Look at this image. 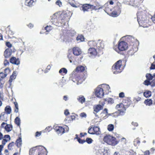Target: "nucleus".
<instances>
[{
    "mask_svg": "<svg viewBox=\"0 0 155 155\" xmlns=\"http://www.w3.org/2000/svg\"><path fill=\"white\" fill-rule=\"evenodd\" d=\"M103 109V106L101 105L100 104L97 105L95 106H94V111L95 112H94V113L95 114V116L96 117H97V115L96 114V113L99 112L101 110Z\"/></svg>",
    "mask_w": 155,
    "mask_h": 155,
    "instance_id": "9b49d317",
    "label": "nucleus"
},
{
    "mask_svg": "<svg viewBox=\"0 0 155 155\" xmlns=\"http://www.w3.org/2000/svg\"><path fill=\"white\" fill-rule=\"evenodd\" d=\"M101 85L99 86L95 90V94L96 96L99 98H101L103 97L104 94V89L101 87Z\"/></svg>",
    "mask_w": 155,
    "mask_h": 155,
    "instance_id": "39448f33",
    "label": "nucleus"
},
{
    "mask_svg": "<svg viewBox=\"0 0 155 155\" xmlns=\"http://www.w3.org/2000/svg\"><path fill=\"white\" fill-rule=\"evenodd\" d=\"M128 48V45L126 42L124 41L119 42L118 48L120 51H124L126 50Z\"/></svg>",
    "mask_w": 155,
    "mask_h": 155,
    "instance_id": "423d86ee",
    "label": "nucleus"
},
{
    "mask_svg": "<svg viewBox=\"0 0 155 155\" xmlns=\"http://www.w3.org/2000/svg\"><path fill=\"white\" fill-rule=\"evenodd\" d=\"M64 114L66 116H67L69 114V112L68 109H66L64 111Z\"/></svg>",
    "mask_w": 155,
    "mask_h": 155,
    "instance_id": "338daca9",
    "label": "nucleus"
},
{
    "mask_svg": "<svg viewBox=\"0 0 155 155\" xmlns=\"http://www.w3.org/2000/svg\"><path fill=\"white\" fill-rule=\"evenodd\" d=\"M80 116L82 117H86L87 115L85 113H82L80 114Z\"/></svg>",
    "mask_w": 155,
    "mask_h": 155,
    "instance_id": "bf43d9fd",
    "label": "nucleus"
},
{
    "mask_svg": "<svg viewBox=\"0 0 155 155\" xmlns=\"http://www.w3.org/2000/svg\"><path fill=\"white\" fill-rule=\"evenodd\" d=\"M51 26H47L45 28V29L46 30V31L49 32V31L51 29Z\"/></svg>",
    "mask_w": 155,
    "mask_h": 155,
    "instance_id": "5fc2aeb1",
    "label": "nucleus"
},
{
    "mask_svg": "<svg viewBox=\"0 0 155 155\" xmlns=\"http://www.w3.org/2000/svg\"><path fill=\"white\" fill-rule=\"evenodd\" d=\"M51 67V66L50 65H48L47 66V68L44 71L45 73H46L48 72V71L50 70Z\"/></svg>",
    "mask_w": 155,
    "mask_h": 155,
    "instance_id": "49530a36",
    "label": "nucleus"
},
{
    "mask_svg": "<svg viewBox=\"0 0 155 155\" xmlns=\"http://www.w3.org/2000/svg\"><path fill=\"white\" fill-rule=\"evenodd\" d=\"M96 10H99L101 9H102L104 7V5H103L100 4L99 3L97 2L95 3Z\"/></svg>",
    "mask_w": 155,
    "mask_h": 155,
    "instance_id": "b1692460",
    "label": "nucleus"
},
{
    "mask_svg": "<svg viewBox=\"0 0 155 155\" xmlns=\"http://www.w3.org/2000/svg\"><path fill=\"white\" fill-rule=\"evenodd\" d=\"M77 100L81 104H83L85 101V98L83 95H80L77 98Z\"/></svg>",
    "mask_w": 155,
    "mask_h": 155,
    "instance_id": "5701e85b",
    "label": "nucleus"
},
{
    "mask_svg": "<svg viewBox=\"0 0 155 155\" xmlns=\"http://www.w3.org/2000/svg\"><path fill=\"white\" fill-rule=\"evenodd\" d=\"M10 62L13 64L18 65L20 64V61L18 58H16L14 57H12L10 59Z\"/></svg>",
    "mask_w": 155,
    "mask_h": 155,
    "instance_id": "1a4fd4ad",
    "label": "nucleus"
},
{
    "mask_svg": "<svg viewBox=\"0 0 155 155\" xmlns=\"http://www.w3.org/2000/svg\"><path fill=\"white\" fill-rule=\"evenodd\" d=\"M100 43H96V42L95 41H89L88 42V44L89 46H93L94 47L95 46H96L97 47H98L99 48H103V47H102L101 46H100V47L99 45H100Z\"/></svg>",
    "mask_w": 155,
    "mask_h": 155,
    "instance_id": "2eb2a0df",
    "label": "nucleus"
},
{
    "mask_svg": "<svg viewBox=\"0 0 155 155\" xmlns=\"http://www.w3.org/2000/svg\"><path fill=\"white\" fill-rule=\"evenodd\" d=\"M55 130L58 134L64 133V129L62 127H56L55 128Z\"/></svg>",
    "mask_w": 155,
    "mask_h": 155,
    "instance_id": "aec40b11",
    "label": "nucleus"
},
{
    "mask_svg": "<svg viewBox=\"0 0 155 155\" xmlns=\"http://www.w3.org/2000/svg\"><path fill=\"white\" fill-rule=\"evenodd\" d=\"M4 64L5 66H7L9 64V62L7 60H5L4 61Z\"/></svg>",
    "mask_w": 155,
    "mask_h": 155,
    "instance_id": "774afa93",
    "label": "nucleus"
},
{
    "mask_svg": "<svg viewBox=\"0 0 155 155\" xmlns=\"http://www.w3.org/2000/svg\"><path fill=\"white\" fill-rule=\"evenodd\" d=\"M105 101H107L108 104H112L114 103V100L113 98H108L104 99Z\"/></svg>",
    "mask_w": 155,
    "mask_h": 155,
    "instance_id": "c9c22d12",
    "label": "nucleus"
},
{
    "mask_svg": "<svg viewBox=\"0 0 155 155\" xmlns=\"http://www.w3.org/2000/svg\"><path fill=\"white\" fill-rule=\"evenodd\" d=\"M146 77L147 80L150 81L153 79V76L150 74H147L146 75Z\"/></svg>",
    "mask_w": 155,
    "mask_h": 155,
    "instance_id": "a19ab883",
    "label": "nucleus"
},
{
    "mask_svg": "<svg viewBox=\"0 0 155 155\" xmlns=\"http://www.w3.org/2000/svg\"><path fill=\"white\" fill-rule=\"evenodd\" d=\"M56 4L58 5L59 7H61V5L62 3L60 0H58L56 2Z\"/></svg>",
    "mask_w": 155,
    "mask_h": 155,
    "instance_id": "6e6d98bb",
    "label": "nucleus"
},
{
    "mask_svg": "<svg viewBox=\"0 0 155 155\" xmlns=\"http://www.w3.org/2000/svg\"><path fill=\"white\" fill-rule=\"evenodd\" d=\"M68 58L69 59V61L70 63H72V60L73 58V57L71 56L70 54H69L67 56Z\"/></svg>",
    "mask_w": 155,
    "mask_h": 155,
    "instance_id": "3c124183",
    "label": "nucleus"
},
{
    "mask_svg": "<svg viewBox=\"0 0 155 155\" xmlns=\"http://www.w3.org/2000/svg\"><path fill=\"white\" fill-rule=\"evenodd\" d=\"M114 129V125L112 124H109L108 126L107 129L109 131H112Z\"/></svg>",
    "mask_w": 155,
    "mask_h": 155,
    "instance_id": "58836bf2",
    "label": "nucleus"
},
{
    "mask_svg": "<svg viewBox=\"0 0 155 155\" xmlns=\"http://www.w3.org/2000/svg\"><path fill=\"white\" fill-rule=\"evenodd\" d=\"M8 141V140L6 139H3L2 141V145H3V146L5 145Z\"/></svg>",
    "mask_w": 155,
    "mask_h": 155,
    "instance_id": "603ef678",
    "label": "nucleus"
},
{
    "mask_svg": "<svg viewBox=\"0 0 155 155\" xmlns=\"http://www.w3.org/2000/svg\"><path fill=\"white\" fill-rule=\"evenodd\" d=\"M137 21L140 24L139 22L142 23L146 21V16L145 14H143L141 12H138L137 13Z\"/></svg>",
    "mask_w": 155,
    "mask_h": 155,
    "instance_id": "0eeeda50",
    "label": "nucleus"
},
{
    "mask_svg": "<svg viewBox=\"0 0 155 155\" xmlns=\"http://www.w3.org/2000/svg\"><path fill=\"white\" fill-rule=\"evenodd\" d=\"M15 123L18 126H19L20 125L21 120L18 117H16L15 119Z\"/></svg>",
    "mask_w": 155,
    "mask_h": 155,
    "instance_id": "2f4dec72",
    "label": "nucleus"
},
{
    "mask_svg": "<svg viewBox=\"0 0 155 155\" xmlns=\"http://www.w3.org/2000/svg\"><path fill=\"white\" fill-rule=\"evenodd\" d=\"M101 87L104 89V94H107L110 92V88L109 85L106 84H103L101 85Z\"/></svg>",
    "mask_w": 155,
    "mask_h": 155,
    "instance_id": "6e6552de",
    "label": "nucleus"
},
{
    "mask_svg": "<svg viewBox=\"0 0 155 155\" xmlns=\"http://www.w3.org/2000/svg\"><path fill=\"white\" fill-rule=\"evenodd\" d=\"M119 97L120 98H123L124 97V94L123 92H120L119 94Z\"/></svg>",
    "mask_w": 155,
    "mask_h": 155,
    "instance_id": "4d7b16f0",
    "label": "nucleus"
},
{
    "mask_svg": "<svg viewBox=\"0 0 155 155\" xmlns=\"http://www.w3.org/2000/svg\"><path fill=\"white\" fill-rule=\"evenodd\" d=\"M14 142H12L8 144V149L11 150L12 147L14 146Z\"/></svg>",
    "mask_w": 155,
    "mask_h": 155,
    "instance_id": "a18cd8bd",
    "label": "nucleus"
},
{
    "mask_svg": "<svg viewBox=\"0 0 155 155\" xmlns=\"http://www.w3.org/2000/svg\"><path fill=\"white\" fill-rule=\"evenodd\" d=\"M85 141H86V142H87L88 143L91 144L92 143L93 140L91 138H87Z\"/></svg>",
    "mask_w": 155,
    "mask_h": 155,
    "instance_id": "c03bdc74",
    "label": "nucleus"
},
{
    "mask_svg": "<svg viewBox=\"0 0 155 155\" xmlns=\"http://www.w3.org/2000/svg\"><path fill=\"white\" fill-rule=\"evenodd\" d=\"M130 98L129 97L126 98L123 101V107L121 109H118L120 115H123L126 110V108L129 107L130 105L131 102Z\"/></svg>",
    "mask_w": 155,
    "mask_h": 155,
    "instance_id": "f03ea898",
    "label": "nucleus"
},
{
    "mask_svg": "<svg viewBox=\"0 0 155 155\" xmlns=\"http://www.w3.org/2000/svg\"><path fill=\"white\" fill-rule=\"evenodd\" d=\"M51 21L53 24L58 26L60 22V15L57 13H55L51 17ZM60 22H61L60 21Z\"/></svg>",
    "mask_w": 155,
    "mask_h": 155,
    "instance_id": "20e7f679",
    "label": "nucleus"
},
{
    "mask_svg": "<svg viewBox=\"0 0 155 155\" xmlns=\"http://www.w3.org/2000/svg\"><path fill=\"white\" fill-rule=\"evenodd\" d=\"M104 140L108 144L113 146L117 144L118 143L117 141L116 140V138L115 137L109 135L104 137Z\"/></svg>",
    "mask_w": 155,
    "mask_h": 155,
    "instance_id": "7ed1b4c3",
    "label": "nucleus"
},
{
    "mask_svg": "<svg viewBox=\"0 0 155 155\" xmlns=\"http://www.w3.org/2000/svg\"><path fill=\"white\" fill-rule=\"evenodd\" d=\"M60 87H62L64 85V82H63V80H61L59 81L58 84L56 83Z\"/></svg>",
    "mask_w": 155,
    "mask_h": 155,
    "instance_id": "79ce46f5",
    "label": "nucleus"
},
{
    "mask_svg": "<svg viewBox=\"0 0 155 155\" xmlns=\"http://www.w3.org/2000/svg\"><path fill=\"white\" fill-rule=\"evenodd\" d=\"M150 81L149 80H146L144 81L143 82V84L146 85L148 86L150 84Z\"/></svg>",
    "mask_w": 155,
    "mask_h": 155,
    "instance_id": "09e8293b",
    "label": "nucleus"
},
{
    "mask_svg": "<svg viewBox=\"0 0 155 155\" xmlns=\"http://www.w3.org/2000/svg\"><path fill=\"white\" fill-rule=\"evenodd\" d=\"M51 127H47L45 129V132H46L47 131H48V132L50 131L51 130Z\"/></svg>",
    "mask_w": 155,
    "mask_h": 155,
    "instance_id": "13d9d810",
    "label": "nucleus"
},
{
    "mask_svg": "<svg viewBox=\"0 0 155 155\" xmlns=\"http://www.w3.org/2000/svg\"><path fill=\"white\" fill-rule=\"evenodd\" d=\"M88 53L89 54L91 55L90 57H94L97 55V53L96 49L94 48H90L88 50Z\"/></svg>",
    "mask_w": 155,
    "mask_h": 155,
    "instance_id": "9d476101",
    "label": "nucleus"
},
{
    "mask_svg": "<svg viewBox=\"0 0 155 155\" xmlns=\"http://www.w3.org/2000/svg\"><path fill=\"white\" fill-rule=\"evenodd\" d=\"M60 19L61 20V22H64V21H67L69 18V17L68 15L67 14H61L60 15Z\"/></svg>",
    "mask_w": 155,
    "mask_h": 155,
    "instance_id": "ddd939ff",
    "label": "nucleus"
},
{
    "mask_svg": "<svg viewBox=\"0 0 155 155\" xmlns=\"http://www.w3.org/2000/svg\"><path fill=\"white\" fill-rule=\"evenodd\" d=\"M94 134L99 135L101 134V132L100 131L99 127L97 126H94L93 127Z\"/></svg>",
    "mask_w": 155,
    "mask_h": 155,
    "instance_id": "412c9836",
    "label": "nucleus"
},
{
    "mask_svg": "<svg viewBox=\"0 0 155 155\" xmlns=\"http://www.w3.org/2000/svg\"><path fill=\"white\" fill-rule=\"evenodd\" d=\"M4 71L5 73V74H7V73H9L10 72V70L9 68H6L5 69Z\"/></svg>",
    "mask_w": 155,
    "mask_h": 155,
    "instance_id": "e2e57ef3",
    "label": "nucleus"
},
{
    "mask_svg": "<svg viewBox=\"0 0 155 155\" xmlns=\"http://www.w3.org/2000/svg\"><path fill=\"white\" fill-rule=\"evenodd\" d=\"M110 16L113 17H116L118 15L117 12L115 11H113L110 14Z\"/></svg>",
    "mask_w": 155,
    "mask_h": 155,
    "instance_id": "37998d69",
    "label": "nucleus"
},
{
    "mask_svg": "<svg viewBox=\"0 0 155 155\" xmlns=\"http://www.w3.org/2000/svg\"><path fill=\"white\" fill-rule=\"evenodd\" d=\"M39 149H41V151L39 152L38 155H46L45 153L46 149L45 148L42 146H38Z\"/></svg>",
    "mask_w": 155,
    "mask_h": 155,
    "instance_id": "f3484780",
    "label": "nucleus"
},
{
    "mask_svg": "<svg viewBox=\"0 0 155 155\" xmlns=\"http://www.w3.org/2000/svg\"><path fill=\"white\" fill-rule=\"evenodd\" d=\"M144 103L146 105L150 106L152 104V101L151 99H147L145 101Z\"/></svg>",
    "mask_w": 155,
    "mask_h": 155,
    "instance_id": "473e14b6",
    "label": "nucleus"
},
{
    "mask_svg": "<svg viewBox=\"0 0 155 155\" xmlns=\"http://www.w3.org/2000/svg\"><path fill=\"white\" fill-rule=\"evenodd\" d=\"M88 132L89 134L94 135V130H93V127L91 126L88 129Z\"/></svg>",
    "mask_w": 155,
    "mask_h": 155,
    "instance_id": "f704fd0d",
    "label": "nucleus"
},
{
    "mask_svg": "<svg viewBox=\"0 0 155 155\" xmlns=\"http://www.w3.org/2000/svg\"><path fill=\"white\" fill-rule=\"evenodd\" d=\"M89 8H90V9H91L92 10H94L95 11L96 10V8H95V6L94 5H91V4H90Z\"/></svg>",
    "mask_w": 155,
    "mask_h": 155,
    "instance_id": "864d4df0",
    "label": "nucleus"
},
{
    "mask_svg": "<svg viewBox=\"0 0 155 155\" xmlns=\"http://www.w3.org/2000/svg\"><path fill=\"white\" fill-rule=\"evenodd\" d=\"M36 1V0H25V5L29 7H31L33 5L35 2Z\"/></svg>",
    "mask_w": 155,
    "mask_h": 155,
    "instance_id": "dca6fc26",
    "label": "nucleus"
},
{
    "mask_svg": "<svg viewBox=\"0 0 155 155\" xmlns=\"http://www.w3.org/2000/svg\"><path fill=\"white\" fill-rule=\"evenodd\" d=\"M116 8L118 12L119 13H120L121 12V10L122 9V6L120 3H118Z\"/></svg>",
    "mask_w": 155,
    "mask_h": 155,
    "instance_id": "e433bc0d",
    "label": "nucleus"
},
{
    "mask_svg": "<svg viewBox=\"0 0 155 155\" xmlns=\"http://www.w3.org/2000/svg\"><path fill=\"white\" fill-rule=\"evenodd\" d=\"M5 110L7 114H9L11 112L12 109L11 107L9 106H6L5 108Z\"/></svg>",
    "mask_w": 155,
    "mask_h": 155,
    "instance_id": "c756f323",
    "label": "nucleus"
},
{
    "mask_svg": "<svg viewBox=\"0 0 155 155\" xmlns=\"http://www.w3.org/2000/svg\"><path fill=\"white\" fill-rule=\"evenodd\" d=\"M59 72L60 74L63 73L65 74L67 72V70L65 68H62L59 70Z\"/></svg>",
    "mask_w": 155,
    "mask_h": 155,
    "instance_id": "4c0bfd02",
    "label": "nucleus"
},
{
    "mask_svg": "<svg viewBox=\"0 0 155 155\" xmlns=\"http://www.w3.org/2000/svg\"><path fill=\"white\" fill-rule=\"evenodd\" d=\"M16 72L15 71H14L12 74L10 76V79L9 80V82L10 83V85H11L13 80L16 78Z\"/></svg>",
    "mask_w": 155,
    "mask_h": 155,
    "instance_id": "a211bd4d",
    "label": "nucleus"
},
{
    "mask_svg": "<svg viewBox=\"0 0 155 155\" xmlns=\"http://www.w3.org/2000/svg\"><path fill=\"white\" fill-rule=\"evenodd\" d=\"M78 141L79 143L82 144L86 142V141L85 140H82L80 138L78 139Z\"/></svg>",
    "mask_w": 155,
    "mask_h": 155,
    "instance_id": "8fccbe9b",
    "label": "nucleus"
},
{
    "mask_svg": "<svg viewBox=\"0 0 155 155\" xmlns=\"http://www.w3.org/2000/svg\"><path fill=\"white\" fill-rule=\"evenodd\" d=\"M85 68L82 65H79L77 67L75 70L76 71L83 72L85 70Z\"/></svg>",
    "mask_w": 155,
    "mask_h": 155,
    "instance_id": "393cba45",
    "label": "nucleus"
},
{
    "mask_svg": "<svg viewBox=\"0 0 155 155\" xmlns=\"http://www.w3.org/2000/svg\"><path fill=\"white\" fill-rule=\"evenodd\" d=\"M96 155H104L103 151L101 149H98L96 152Z\"/></svg>",
    "mask_w": 155,
    "mask_h": 155,
    "instance_id": "ea45409f",
    "label": "nucleus"
},
{
    "mask_svg": "<svg viewBox=\"0 0 155 155\" xmlns=\"http://www.w3.org/2000/svg\"><path fill=\"white\" fill-rule=\"evenodd\" d=\"M143 95L147 98L151 96V92L150 91H147L143 93Z\"/></svg>",
    "mask_w": 155,
    "mask_h": 155,
    "instance_id": "c85d7f7f",
    "label": "nucleus"
},
{
    "mask_svg": "<svg viewBox=\"0 0 155 155\" xmlns=\"http://www.w3.org/2000/svg\"><path fill=\"white\" fill-rule=\"evenodd\" d=\"M90 4H84L81 7L82 10L84 12L88 11V10L90 9Z\"/></svg>",
    "mask_w": 155,
    "mask_h": 155,
    "instance_id": "4be33fe9",
    "label": "nucleus"
},
{
    "mask_svg": "<svg viewBox=\"0 0 155 155\" xmlns=\"http://www.w3.org/2000/svg\"><path fill=\"white\" fill-rule=\"evenodd\" d=\"M16 144L17 147H20L21 146L22 140L21 137H19L17 140L16 141Z\"/></svg>",
    "mask_w": 155,
    "mask_h": 155,
    "instance_id": "bb28decb",
    "label": "nucleus"
},
{
    "mask_svg": "<svg viewBox=\"0 0 155 155\" xmlns=\"http://www.w3.org/2000/svg\"><path fill=\"white\" fill-rule=\"evenodd\" d=\"M12 50L8 48L5 50L4 52V55L5 58H8L10 57L12 54Z\"/></svg>",
    "mask_w": 155,
    "mask_h": 155,
    "instance_id": "4468645a",
    "label": "nucleus"
},
{
    "mask_svg": "<svg viewBox=\"0 0 155 155\" xmlns=\"http://www.w3.org/2000/svg\"><path fill=\"white\" fill-rule=\"evenodd\" d=\"M12 124H7L5 127V129L7 132H9L12 130Z\"/></svg>",
    "mask_w": 155,
    "mask_h": 155,
    "instance_id": "a878e982",
    "label": "nucleus"
},
{
    "mask_svg": "<svg viewBox=\"0 0 155 155\" xmlns=\"http://www.w3.org/2000/svg\"><path fill=\"white\" fill-rule=\"evenodd\" d=\"M122 61L119 60L117 61L112 66V69L113 73L117 74L122 71L124 67L122 66Z\"/></svg>",
    "mask_w": 155,
    "mask_h": 155,
    "instance_id": "f257e3e1",
    "label": "nucleus"
},
{
    "mask_svg": "<svg viewBox=\"0 0 155 155\" xmlns=\"http://www.w3.org/2000/svg\"><path fill=\"white\" fill-rule=\"evenodd\" d=\"M116 107L117 108H120L121 107H123V105L122 104H117L116 106Z\"/></svg>",
    "mask_w": 155,
    "mask_h": 155,
    "instance_id": "680f3d73",
    "label": "nucleus"
},
{
    "mask_svg": "<svg viewBox=\"0 0 155 155\" xmlns=\"http://www.w3.org/2000/svg\"><path fill=\"white\" fill-rule=\"evenodd\" d=\"M4 138H5V139H8L9 140H10L11 139V138L10 137V136L9 135H5L4 136Z\"/></svg>",
    "mask_w": 155,
    "mask_h": 155,
    "instance_id": "0e129e2a",
    "label": "nucleus"
},
{
    "mask_svg": "<svg viewBox=\"0 0 155 155\" xmlns=\"http://www.w3.org/2000/svg\"><path fill=\"white\" fill-rule=\"evenodd\" d=\"M7 75V74H4L2 72H1L0 73V76L1 77V78H2V79L5 77Z\"/></svg>",
    "mask_w": 155,
    "mask_h": 155,
    "instance_id": "de8ad7c7",
    "label": "nucleus"
},
{
    "mask_svg": "<svg viewBox=\"0 0 155 155\" xmlns=\"http://www.w3.org/2000/svg\"><path fill=\"white\" fill-rule=\"evenodd\" d=\"M72 51L73 54L76 56H78L81 53V49L78 47H75L73 48Z\"/></svg>",
    "mask_w": 155,
    "mask_h": 155,
    "instance_id": "f8f14e48",
    "label": "nucleus"
},
{
    "mask_svg": "<svg viewBox=\"0 0 155 155\" xmlns=\"http://www.w3.org/2000/svg\"><path fill=\"white\" fill-rule=\"evenodd\" d=\"M150 69H155V64H152L150 68Z\"/></svg>",
    "mask_w": 155,
    "mask_h": 155,
    "instance_id": "69168bd1",
    "label": "nucleus"
},
{
    "mask_svg": "<svg viewBox=\"0 0 155 155\" xmlns=\"http://www.w3.org/2000/svg\"><path fill=\"white\" fill-rule=\"evenodd\" d=\"M84 38L83 35H79L77 36L76 38V40L78 41V42L83 41L84 40Z\"/></svg>",
    "mask_w": 155,
    "mask_h": 155,
    "instance_id": "7c9ffc66",
    "label": "nucleus"
},
{
    "mask_svg": "<svg viewBox=\"0 0 155 155\" xmlns=\"http://www.w3.org/2000/svg\"><path fill=\"white\" fill-rule=\"evenodd\" d=\"M37 148L39 149L38 146H37L31 148L29 150V155H34V153L35 152Z\"/></svg>",
    "mask_w": 155,
    "mask_h": 155,
    "instance_id": "cd10ccee",
    "label": "nucleus"
},
{
    "mask_svg": "<svg viewBox=\"0 0 155 155\" xmlns=\"http://www.w3.org/2000/svg\"><path fill=\"white\" fill-rule=\"evenodd\" d=\"M125 37L126 38L127 41L129 42L133 43L135 40L134 37L132 36L126 35Z\"/></svg>",
    "mask_w": 155,
    "mask_h": 155,
    "instance_id": "6ab92c4d",
    "label": "nucleus"
},
{
    "mask_svg": "<svg viewBox=\"0 0 155 155\" xmlns=\"http://www.w3.org/2000/svg\"><path fill=\"white\" fill-rule=\"evenodd\" d=\"M14 104L15 105V112L16 113H18L19 110L18 103L16 102H15Z\"/></svg>",
    "mask_w": 155,
    "mask_h": 155,
    "instance_id": "72a5a7b5",
    "label": "nucleus"
},
{
    "mask_svg": "<svg viewBox=\"0 0 155 155\" xmlns=\"http://www.w3.org/2000/svg\"><path fill=\"white\" fill-rule=\"evenodd\" d=\"M6 45L8 47L11 48L12 46V44L9 42H6Z\"/></svg>",
    "mask_w": 155,
    "mask_h": 155,
    "instance_id": "052dcab7",
    "label": "nucleus"
}]
</instances>
